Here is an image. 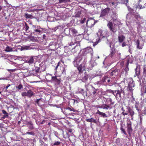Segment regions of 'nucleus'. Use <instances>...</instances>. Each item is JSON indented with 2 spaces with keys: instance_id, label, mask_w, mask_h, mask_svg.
Listing matches in <instances>:
<instances>
[{
  "instance_id": "f257e3e1",
  "label": "nucleus",
  "mask_w": 146,
  "mask_h": 146,
  "mask_svg": "<svg viewBox=\"0 0 146 146\" xmlns=\"http://www.w3.org/2000/svg\"><path fill=\"white\" fill-rule=\"evenodd\" d=\"M86 62L85 56L81 54L79 55L76 57L73 63L74 66L77 67L79 73L81 74L83 72L82 68Z\"/></svg>"
},
{
  "instance_id": "f03ea898",
  "label": "nucleus",
  "mask_w": 146,
  "mask_h": 146,
  "mask_svg": "<svg viewBox=\"0 0 146 146\" xmlns=\"http://www.w3.org/2000/svg\"><path fill=\"white\" fill-rule=\"evenodd\" d=\"M106 92L108 93H110L112 94L115 97L117 100H120L121 99V93L123 94V96H124L125 93L124 91L122 89H118L117 90L114 91L111 90H108L106 91Z\"/></svg>"
},
{
  "instance_id": "7ed1b4c3",
  "label": "nucleus",
  "mask_w": 146,
  "mask_h": 146,
  "mask_svg": "<svg viewBox=\"0 0 146 146\" xmlns=\"http://www.w3.org/2000/svg\"><path fill=\"white\" fill-rule=\"evenodd\" d=\"M110 10V8L108 7L102 9L99 17L102 19H105L108 16Z\"/></svg>"
},
{
  "instance_id": "20e7f679",
  "label": "nucleus",
  "mask_w": 146,
  "mask_h": 146,
  "mask_svg": "<svg viewBox=\"0 0 146 146\" xmlns=\"http://www.w3.org/2000/svg\"><path fill=\"white\" fill-rule=\"evenodd\" d=\"M129 82L128 84V88L130 92L131 93L132 95L134 90L133 88L135 86V84L132 78H129Z\"/></svg>"
},
{
  "instance_id": "39448f33",
  "label": "nucleus",
  "mask_w": 146,
  "mask_h": 146,
  "mask_svg": "<svg viewBox=\"0 0 146 146\" xmlns=\"http://www.w3.org/2000/svg\"><path fill=\"white\" fill-rule=\"evenodd\" d=\"M101 76V75L100 74L99 75L96 74L94 76H93L92 77V76L91 75L87 74L86 72H85L84 76L82 77V79H81V80L83 82H86L88 78H89V79H92V78H94L95 77L97 76Z\"/></svg>"
},
{
  "instance_id": "423d86ee",
  "label": "nucleus",
  "mask_w": 146,
  "mask_h": 146,
  "mask_svg": "<svg viewBox=\"0 0 146 146\" xmlns=\"http://www.w3.org/2000/svg\"><path fill=\"white\" fill-rule=\"evenodd\" d=\"M107 26L111 31V32L115 33L117 31V25L116 24H114L113 25L112 22H110L108 23Z\"/></svg>"
},
{
  "instance_id": "0eeeda50",
  "label": "nucleus",
  "mask_w": 146,
  "mask_h": 146,
  "mask_svg": "<svg viewBox=\"0 0 146 146\" xmlns=\"http://www.w3.org/2000/svg\"><path fill=\"white\" fill-rule=\"evenodd\" d=\"M62 112L64 114L66 115H70L71 114V111H73L76 112L77 111L75 110L72 107H66V108H64V111L62 109Z\"/></svg>"
},
{
  "instance_id": "6e6552de",
  "label": "nucleus",
  "mask_w": 146,
  "mask_h": 146,
  "mask_svg": "<svg viewBox=\"0 0 146 146\" xmlns=\"http://www.w3.org/2000/svg\"><path fill=\"white\" fill-rule=\"evenodd\" d=\"M35 94L31 90L27 91V92H23L21 94L22 96L24 97L26 96L29 98H31L33 96H34Z\"/></svg>"
},
{
  "instance_id": "1a4fd4ad",
  "label": "nucleus",
  "mask_w": 146,
  "mask_h": 146,
  "mask_svg": "<svg viewBox=\"0 0 146 146\" xmlns=\"http://www.w3.org/2000/svg\"><path fill=\"white\" fill-rule=\"evenodd\" d=\"M95 23V21L93 19L88 18L86 21V26L92 28Z\"/></svg>"
},
{
  "instance_id": "9d476101",
  "label": "nucleus",
  "mask_w": 146,
  "mask_h": 146,
  "mask_svg": "<svg viewBox=\"0 0 146 146\" xmlns=\"http://www.w3.org/2000/svg\"><path fill=\"white\" fill-rule=\"evenodd\" d=\"M79 37L77 36L76 38V39L75 40V39H73L72 37L71 36L70 37L69 39L68 43L69 46H72L74 45L76 42H78L79 43L80 42L81 40H78V39H79Z\"/></svg>"
},
{
  "instance_id": "9b49d317",
  "label": "nucleus",
  "mask_w": 146,
  "mask_h": 146,
  "mask_svg": "<svg viewBox=\"0 0 146 146\" xmlns=\"http://www.w3.org/2000/svg\"><path fill=\"white\" fill-rule=\"evenodd\" d=\"M61 79L59 77L57 76H52V77L51 82H55L58 84H59L60 83Z\"/></svg>"
},
{
  "instance_id": "f8f14e48",
  "label": "nucleus",
  "mask_w": 146,
  "mask_h": 146,
  "mask_svg": "<svg viewBox=\"0 0 146 146\" xmlns=\"http://www.w3.org/2000/svg\"><path fill=\"white\" fill-rule=\"evenodd\" d=\"M111 71L110 72V75L111 76H115L118 75L119 72V70L117 68L115 69H112L111 70Z\"/></svg>"
},
{
  "instance_id": "ddd939ff",
  "label": "nucleus",
  "mask_w": 146,
  "mask_h": 146,
  "mask_svg": "<svg viewBox=\"0 0 146 146\" xmlns=\"http://www.w3.org/2000/svg\"><path fill=\"white\" fill-rule=\"evenodd\" d=\"M125 39V38L124 36L120 34L119 33L118 37V42L119 43L123 42L124 41Z\"/></svg>"
},
{
  "instance_id": "4468645a",
  "label": "nucleus",
  "mask_w": 146,
  "mask_h": 146,
  "mask_svg": "<svg viewBox=\"0 0 146 146\" xmlns=\"http://www.w3.org/2000/svg\"><path fill=\"white\" fill-rule=\"evenodd\" d=\"M69 34L70 35H72L74 36H76L77 33V31L74 29L73 28H69Z\"/></svg>"
},
{
  "instance_id": "2eb2a0df",
  "label": "nucleus",
  "mask_w": 146,
  "mask_h": 146,
  "mask_svg": "<svg viewBox=\"0 0 146 146\" xmlns=\"http://www.w3.org/2000/svg\"><path fill=\"white\" fill-rule=\"evenodd\" d=\"M127 131L128 133L130 135L132 130L131 122H130L129 123H127Z\"/></svg>"
},
{
  "instance_id": "dca6fc26",
  "label": "nucleus",
  "mask_w": 146,
  "mask_h": 146,
  "mask_svg": "<svg viewBox=\"0 0 146 146\" xmlns=\"http://www.w3.org/2000/svg\"><path fill=\"white\" fill-rule=\"evenodd\" d=\"M96 63L95 61L91 60L90 62V64L89 68L90 70H91L93 68L96 66Z\"/></svg>"
},
{
  "instance_id": "f3484780",
  "label": "nucleus",
  "mask_w": 146,
  "mask_h": 146,
  "mask_svg": "<svg viewBox=\"0 0 146 146\" xmlns=\"http://www.w3.org/2000/svg\"><path fill=\"white\" fill-rule=\"evenodd\" d=\"M96 114H99L101 117H102L104 118L108 117L106 114L105 113L101 112L98 110L97 112L96 113Z\"/></svg>"
},
{
  "instance_id": "a211bd4d",
  "label": "nucleus",
  "mask_w": 146,
  "mask_h": 146,
  "mask_svg": "<svg viewBox=\"0 0 146 146\" xmlns=\"http://www.w3.org/2000/svg\"><path fill=\"white\" fill-rule=\"evenodd\" d=\"M36 57L35 56L30 57L27 60L28 63L29 64L33 63L34 62V59L36 58Z\"/></svg>"
},
{
  "instance_id": "6ab92c4d",
  "label": "nucleus",
  "mask_w": 146,
  "mask_h": 146,
  "mask_svg": "<svg viewBox=\"0 0 146 146\" xmlns=\"http://www.w3.org/2000/svg\"><path fill=\"white\" fill-rule=\"evenodd\" d=\"M127 110L128 113H129L131 117H132L134 114V111L129 106L127 107Z\"/></svg>"
},
{
  "instance_id": "aec40b11",
  "label": "nucleus",
  "mask_w": 146,
  "mask_h": 146,
  "mask_svg": "<svg viewBox=\"0 0 146 146\" xmlns=\"http://www.w3.org/2000/svg\"><path fill=\"white\" fill-rule=\"evenodd\" d=\"M86 121L87 122H93L96 124H97L98 123L97 119H94L93 118L87 119H86Z\"/></svg>"
},
{
  "instance_id": "412c9836",
  "label": "nucleus",
  "mask_w": 146,
  "mask_h": 146,
  "mask_svg": "<svg viewBox=\"0 0 146 146\" xmlns=\"http://www.w3.org/2000/svg\"><path fill=\"white\" fill-rule=\"evenodd\" d=\"M35 48H33L31 47V46H22L21 47V49L22 50H28L31 49H33Z\"/></svg>"
},
{
  "instance_id": "4be33fe9",
  "label": "nucleus",
  "mask_w": 146,
  "mask_h": 146,
  "mask_svg": "<svg viewBox=\"0 0 146 146\" xmlns=\"http://www.w3.org/2000/svg\"><path fill=\"white\" fill-rule=\"evenodd\" d=\"M27 124L28 125V127L30 129L32 130L34 129V127L33 126V124L32 121H29L27 122Z\"/></svg>"
},
{
  "instance_id": "5701e85b",
  "label": "nucleus",
  "mask_w": 146,
  "mask_h": 146,
  "mask_svg": "<svg viewBox=\"0 0 146 146\" xmlns=\"http://www.w3.org/2000/svg\"><path fill=\"white\" fill-rule=\"evenodd\" d=\"M128 10L129 11V14L130 13L131 15L134 16L135 15L136 13L137 12L135 11L134 10L131 8L128 7Z\"/></svg>"
},
{
  "instance_id": "b1692460",
  "label": "nucleus",
  "mask_w": 146,
  "mask_h": 146,
  "mask_svg": "<svg viewBox=\"0 0 146 146\" xmlns=\"http://www.w3.org/2000/svg\"><path fill=\"white\" fill-rule=\"evenodd\" d=\"M112 81V80L111 79H109V77L107 76L105 77L102 79V81L103 82H105L107 83H110Z\"/></svg>"
},
{
  "instance_id": "393cba45",
  "label": "nucleus",
  "mask_w": 146,
  "mask_h": 146,
  "mask_svg": "<svg viewBox=\"0 0 146 146\" xmlns=\"http://www.w3.org/2000/svg\"><path fill=\"white\" fill-rule=\"evenodd\" d=\"M139 102H136L135 104V107L136 109V110L139 113H140L141 110L140 109L139 107Z\"/></svg>"
},
{
  "instance_id": "a878e982",
  "label": "nucleus",
  "mask_w": 146,
  "mask_h": 146,
  "mask_svg": "<svg viewBox=\"0 0 146 146\" xmlns=\"http://www.w3.org/2000/svg\"><path fill=\"white\" fill-rule=\"evenodd\" d=\"M135 71L136 75L138 76L139 75L140 73V67L139 66H137Z\"/></svg>"
},
{
  "instance_id": "bb28decb",
  "label": "nucleus",
  "mask_w": 146,
  "mask_h": 146,
  "mask_svg": "<svg viewBox=\"0 0 146 146\" xmlns=\"http://www.w3.org/2000/svg\"><path fill=\"white\" fill-rule=\"evenodd\" d=\"M68 135V137L70 142H73L75 139V137L73 135Z\"/></svg>"
},
{
  "instance_id": "cd10ccee",
  "label": "nucleus",
  "mask_w": 146,
  "mask_h": 146,
  "mask_svg": "<svg viewBox=\"0 0 146 146\" xmlns=\"http://www.w3.org/2000/svg\"><path fill=\"white\" fill-rule=\"evenodd\" d=\"M115 49L114 47L112 48H111V51L110 52V56L112 58L114 55L115 53Z\"/></svg>"
},
{
  "instance_id": "c85d7f7f",
  "label": "nucleus",
  "mask_w": 146,
  "mask_h": 146,
  "mask_svg": "<svg viewBox=\"0 0 146 146\" xmlns=\"http://www.w3.org/2000/svg\"><path fill=\"white\" fill-rule=\"evenodd\" d=\"M112 108V107H110V105H108L106 104H103V109L108 110L111 109Z\"/></svg>"
},
{
  "instance_id": "c756f323",
  "label": "nucleus",
  "mask_w": 146,
  "mask_h": 146,
  "mask_svg": "<svg viewBox=\"0 0 146 146\" xmlns=\"http://www.w3.org/2000/svg\"><path fill=\"white\" fill-rule=\"evenodd\" d=\"M79 93L82 94L83 95H86L87 96V92L84 91L82 89L80 88L79 90Z\"/></svg>"
},
{
  "instance_id": "7c9ffc66",
  "label": "nucleus",
  "mask_w": 146,
  "mask_h": 146,
  "mask_svg": "<svg viewBox=\"0 0 146 146\" xmlns=\"http://www.w3.org/2000/svg\"><path fill=\"white\" fill-rule=\"evenodd\" d=\"M134 16L137 20L142 19V17L140 16V15L137 12L136 13Z\"/></svg>"
},
{
  "instance_id": "2f4dec72",
  "label": "nucleus",
  "mask_w": 146,
  "mask_h": 146,
  "mask_svg": "<svg viewBox=\"0 0 146 146\" xmlns=\"http://www.w3.org/2000/svg\"><path fill=\"white\" fill-rule=\"evenodd\" d=\"M42 101V98L38 99L35 100V102L39 106H41V105L40 104V101Z\"/></svg>"
},
{
  "instance_id": "473e14b6",
  "label": "nucleus",
  "mask_w": 146,
  "mask_h": 146,
  "mask_svg": "<svg viewBox=\"0 0 146 146\" xmlns=\"http://www.w3.org/2000/svg\"><path fill=\"white\" fill-rule=\"evenodd\" d=\"M121 110L123 111L122 113L123 115H125L128 114V111H127V108L126 110H124L123 108H122Z\"/></svg>"
},
{
  "instance_id": "72a5a7b5",
  "label": "nucleus",
  "mask_w": 146,
  "mask_h": 146,
  "mask_svg": "<svg viewBox=\"0 0 146 146\" xmlns=\"http://www.w3.org/2000/svg\"><path fill=\"white\" fill-rule=\"evenodd\" d=\"M136 43L137 45V48H138L139 49H141L142 48V46H139V45L140 42L139 40H137L136 41Z\"/></svg>"
},
{
  "instance_id": "f704fd0d",
  "label": "nucleus",
  "mask_w": 146,
  "mask_h": 146,
  "mask_svg": "<svg viewBox=\"0 0 146 146\" xmlns=\"http://www.w3.org/2000/svg\"><path fill=\"white\" fill-rule=\"evenodd\" d=\"M44 29V28H41V29H36L35 30H34V31L35 32L38 33H43Z\"/></svg>"
},
{
  "instance_id": "c9c22d12",
  "label": "nucleus",
  "mask_w": 146,
  "mask_h": 146,
  "mask_svg": "<svg viewBox=\"0 0 146 146\" xmlns=\"http://www.w3.org/2000/svg\"><path fill=\"white\" fill-rule=\"evenodd\" d=\"M92 88L93 89V91L92 92V94L94 95V96H96V94L97 93V91L99 90L98 89H95L94 87L92 86Z\"/></svg>"
},
{
  "instance_id": "e433bc0d",
  "label": "nucleus",
  "mask_w": 146,
  "mask_h": 146,
  "mask_svg": "<svg viewBox=\"0 0 146 146\" xmlns=\"http://www.w3.org/2000/svg\"><path fill=\"white\" fill-rule=\"evenodd\" d=\"M81 13V11H78L75 13V16L76 17H79Z\"/></svg>"
},
{
  "instance_id": "4c0bfd02",
  "label": "nucleus",
  "mask_w": 146,
  "mask_h": 146,
  "mask_svg": "<svg viewBox=\"0 0 146 146\" xmlns=\"http://www.w3.org/2000/svg\"><path fill=\"white\" fill-rule=\"evenodd\" d=\"M5 51L6 52H9L13 51V48L9 46H7L6 48Z\"/></svg>"
},
{
  "instance_id": "58836bf2",
  "label": "nucleus",
  "mask_w": 146,
  "mask_h": 146,
  "mask_svg": "<svg viewBox=\"0 0 146 146\" xmlns=\"http://www.w3.org/2000/svg\"><path fill=\"white\" fill-rule=\"evenodd\" d=\"M143 75L146 77V65L144 66Z\"/></svg>"
},
{
  "instance_id": "ea45409f",
  "label": "nucleus",
  "mask_w": 146,
  "mask_h": 146,
  "mask_svg": "<svg viewBox=\"0 0 146 146\" xmlns=\"http://www.w3.org/2000/svg\"><path fill=\"white\" fill-rule=\"evenodd\" d=\"M25 16L26 18H32L33 16L31 15H29L27 13H25Z\"/></svg>"
},
{
  "instance_id": "a19ab883",
  "label": "nucleus",
  "mask_w": 146,
  "mask_h": 146,
  "mask_svg": "<svg viewBox=\"0 0 146 146\" xmlns=\"http://www.w3.org/2000/svg\"><path fill=\"white\" fill-rule=\"evenodd\" d=\"M103 31L101 29H99L98 32L97 33V34L99 37L102 34V33H103Z\"/></svg>"
},
{
  "instance_id": "79ce46f5",
  "label": "nucleus",
  "mask_w": 146,
  "mask_h": 146,
  "mask_svg": "<svg viewBox=\"0 0 146 146\" xmlns=\"http://www.w3.org/2000/svg\"><path fill=\"white\" fill-rule=\"evenodd\" d=\"M59 3H65L70 1V0H59Z\"/></svg>"
},
{
  "instance_id": "37998d69",
  "label": "nucleus",
  "mask_w": 146,
  "mask_h": 146,
  "mask_svg": "<svg viewBox=\"0 0 146 146\" xmlns=\"http://www.w3.org/2000/svg\"><path fill=\"white\" fill-rule=\"evenodd\" d=\"M129 61L128 60L127 62V64H126V67L124 69V70L125 71V72L126 73L129 70V68H128V66L129 64Z\"/></svg>"
},
{
  "instance_id": "c03bdc74",
  "label": "nucleus",
  "mask_w": 146,
  "mask_h": 146,
  "mask_svg": "<svg viewBox=\"0 0 146 146\" xmlns=\"http://www.w3.org/2000/svg\"><path fill=\"white\" fill-rule=\"evenodd\" d=\"M42 66H43L44 67V66H41V67H37V68H36V69H35V71L37 73H38V72H39V70L41 69H42Z\"/></svg>"
},
{
  "instance_id": "a18cd8bd",
  "label": "nucleus",
  "mask_w": 146,
  "mask_h": 146,
  "mask_svg": "<svg viewBox=\"0 0 146 146\" xmlns=\"http://www.w3.org/2000/svg\"><path fill=\"white\" fill-rule=\"evenodd\" d=\"M120 129L121 131L123 133L126 135H127V134L125 130V129H123L122 126L121 127Z\"/></svg>"
},
{
  "instance_id": "49530a36",
  "label": "nucleus",
  "mask_w": 146,
  "mask_h": 146,
  "mask_svg": "<svg viewBox=\"0 0 146 146\" xmlns=\"http://www.w3.org/2000/svg\"><path fill=\"white\" fill-rule=\"evenodd\" d=\"M16 88L18 89L19 90H20L21 89L23 88V86L21 84H20L18 86H16Z\"/></svg>"
},
{
  "instance_id": "de8ad7c7",
  "label": "nucleus",
  "mask_w": 146,
  "mask_h": 146,
  "mask_svg": "<svg viewBox=\"0 0 146 146\" xmlns=\"http://www.w3.org/2000/svg\"><path fill=\"white\" fill-rule=\"evenodd\" d=\"M29 134L33 135H35V133L33 131H31L30 132H27L25 134Z\"/></svg>"
},
{
  "instance_id": "09e8293b",
  "label": "nucleus",
  "mask_w": 146,
  "mask_h": 146,
  "mask_svg": "<svg viewBox=\"0 0 146 146\" xmlns=\"http://www.w3.org/2000/svg\"><path fill=\"white\" fill-rule=\"evenodd\" d=\"M128 0H123L121 2V3L122 4H126L128 3Z\"/></svg>"
},
{
  "instance_id": "8fccbe9b",
  "label": "nucleus",
  "mask_w": 146,
  "mask_h": 146,
  "mask_svg": "<svg viewBox=\"0 0 146 146\" xmlns=\"http://www.w3.org/2000/svg\"><path fill=\"white\" fill-rule=\"evenodd\" d=\"M105 37V35L103 33V32L102 33V34L99 37V40H98V41H99V40H100L101 39H102L103 38H104Z\"/></svg>"
},
{
  "instance_id": "3c124183",
  "label": "nucleus",
  "mask_w": 146,
  "mask_h": 146,
  "mask_svg": "<svg viewBox=\"0 0 146 146\" xmlns=\"http://www.w3.org/2000/svg\"><path fill=\"white\" fill-rule=\"evenodd\" d=\"M25 30L26 31H27L29 29V27L26 22L25 23Z\"/></svg>"
},
{
  "instance_id": "603ef678",
  "label": "nucleus",
  "mask_w": 146,
  "mask_h": 146,
  "mask_svg": "<svg viewBox=\"0 0 146 146\" xmlns=\"http://www.w3.org/2000/svg\"><path fill=\"white\" fill-rule=\"evenodd\" d=\"M112 19L113 21H115L117 19V16L115 15L114 17H112Z\"/></svg>"
},
{
  "instance_id": "864d4df0",
  "label": "nucleus",
  "mask_w": 146,
  "mask_h": 146,
  "mask_svg": "<svg viewBox=\"0 0 146 146\" xmlns=\"http://www.w3.org/2000/svg\"><path fill=\"white\" fill-rule=\"evenodd\" d=\"M60 143V142L59 141H56L53 144V145H59Z\"/></svg>"
},
{
  "instance_id": "5fc2aeb1",
  "label": "nucleus",
  "mask_w": 146,
  "mask_h": 146,
  "mask_svg": "<svg viewBox=\"0 0 146 146\" xmlns=\"http://www.w3.org/2000/svg\"><path fill=\"white\" fill-rule=\"evenodd\" d=\"M137 8H138L139 9H141L142 8H145L144 7H142V6L141 5H138L137 6Z\"/></svg>"
},
{
  "instance_id": "6e6d98bb",
  "label": "nucleus",
  "mask_w": 146,
  "mask_h": 146,
  "mask_svg": "<svg viewBox=\"0 0 146 146\" xmlns=\"http://www.w3.org/2000/svg\"><path fill=\"white\" fill-rule=\"evenodd\" d=\"M86 20V19L85 18H84L83 19L81 20L80 23H81L82 24L84 23Z\"/></svg>"
},
{
  "instance_id": "4d7b16f0",
  "label": "nucleus",
  "mask_w": 146,
  "mask_h": 146,
  "mask_svg": "<svg viewBox=\"0 0 146 146\" xmlns=\"http://www.w3.org/2000/svg\"><path fill=\"white\" fill-rule=\"evenodd\" d=\"M86 3L87 5H93L95 4H94L92 3L91 2H90V1L87 2H86Z\"/></svg>"
},
{
  "instance_id": "13d9d810",
  "label": "nucleus",
  "mask_w": 146,
  "mask_h": 146,
  "mask_svg": "<svg viewBox=\"0 0 146 146\" xmlns=\"http://www.w3.org/2000/svg\"><path fill=\"white\" fill-rule=\"evenodd\" d=\"M96 107L100 108H103V104L102 105L97 106Z\"/></svg>"
},
{
  "instance_id": "bf43d9fd",
  "label": "nucleus",
  "mask_w": 146,
  "mask_h": 146,
  "mask_svg": "<svg viewBox=\"0 0 146 146\" xmlns=\"http://www.w3.org/2000/svg\"><path fill=\"white\" fill-rule=\"evenodd\" d=\"M139 116H140V123L141 124L142 121V118L141 117L140 115H139Z\"/></svg>"
},
{
  "instance_id": "052dcab7",
  "label": "nucleus",
  "mask_w": 146,
  "mask_h": 146,
  "mask_svg": "<svg viewBox=\"0 0 146 146\" xmlns=\"http://www.w3.org/2000/svg\"><path fill=\"white\" fill-rule=\"evenodd\" d=\"M87 50H89V51H91L92 50V49L90 47H88L86 49V51L87 52Z\"/></svg>"
},
{
  "instance_id": "680f3d73",
  "label": "nucleus",
  "mask_w": 146,
  "mask_h": 146,
  "mask_svg": "<svg viewBox=\"0 0 146 146\" xmlns=\"http://www.w3.org/2000/svg\"><path fill=\"white\" fill-rule=\"evenodd\" d=\"M123 43H122V46L123 47H124L126 45V42H125L123 41Z\"/></svg>"
},
{
  "instance_id": "e2e57ef3",
  "label": "nucleus",
  "mask_w": 146,
  "mask_h": 146,
  "mask_svg": "<svg viewBox=\"0 0 146 146\" xmlns=\"http://www.w3.org/2000/svg\"><path fill=\"white\" fill-rule=\"evenodd\" d=\"M8 116H9L8 114H5V115H4L3 118H5L6 117H8Z\"/></svg>"
},
{
  "instance_id": "0e129e2a",
  "label": "nucleus",
  "mask_w": 146,
  "mask_h": 146,
  "mask_svg": "<svg viewBox=\"0 0 146 146\" xmlns=\"http://www.w3.org/2000/svg\"><path fill=\"white\" fill-rule=\"evenodd\" d=\"M54 44H55V43H54L53 42H51L50 43L49 46H52V45H54Z\"/></svg>"
},
{
  "instance_id": "69168bd1",
  "label": "nucleus",
  "mask_w": 146,
  "mask_h": 146,
  "mask_svg": "<svg viewBox=\"0 0 146 146\" xmlns=\"http://www.w3.org/2000/svg\"><path fill=\"white\" fill-rule=\"evenodd\" d=\"M143 89L144 91V93H146V87H145V88L143 87Z\"/></svg>"
},
{
  "instance_id": "338daca9",
  "label": "nucleus",
  "mask_w": 146,
  "mask_h": 146,
  "mask_svg": "<svg viewBox=\"0 0 146 146\" xmlns=\"http://www.w3.org/2000/svg\"><path fill=\"white\" fill-rule=\"evenodd\" d=\"M2 112L4 114H8V113H7L6 112L5 110H2Z\"/></svg>"
},
{
  "instance_id": "774afa93",
  "label": "nucleus",
  "mask_w": 146,
  "mask_h": 146,
  "mask_svg": "<svg viewBox=\"0 0 146 146\" xmlns=\"http://www.w3.org/2000/svg\"><path fill=\"white\" fill-rule=\"evenodd\" d=\"M27 11H28L29 12H34V11L33 10H27Z\"/></svg>"
}]
</instances>
